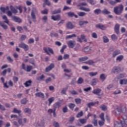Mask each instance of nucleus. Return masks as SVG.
Listing matches in <instances>:
<instances>
[{
	"mask_svg": "<svg viewBox=\"0 0 127 127\" xmlns=\"http://www.w3.org/2000/svg\"><path fill=\"white\" fill-rule=\"evenodd\" d=\"M123 11H124V5L120 4L119 6H117L114 7V12L115 14H117L118 15H120L123 13Z\"/></svg>",
	"mask_w": 127,
	"mask_h": 127,
	"instance_id": "1",
	"label": "nucleus"
},
{
	"mask_svg": "<svg viewBox=\"0 0 127 127\" xmlns=\"http://www.w3.org/2000/svg\"><path fill=\"white\" fill-rule=\"evenodd\" d=\"M122 112H123V110L122 109V107H117L115 110L113 111V113L114 115L115 116H120L121 115Z\"/></svg>",
	"mask_w": 127,
	"mask_h": 127,
	"instance_id": "2",
	"label": "nucleus"
},
{
	"mask_svg": "<svg viewBox=\"0 0 127 127\" xmlns=\"http://www.w3.org/2000/svg\"><path fill=\"white\" fill-rule=\"evenodd\" d=\"M43 50L45 51V53L48 54V55H50V53L51 54H54V51H53V49H52L51 48L49 47L47 48L45 47L43 48Z\"/></svg>",
	"mask_w": 127,
	"mask_h": 127,
	"instance_id": "3",
	"label": "nucleus"
},
{
	"mask_svg": "<svg viewBox=\"0 0 127 127\" xmlns=\"http://www.w3.org/2000/svg\"><path fill=\"white\" fill-rule=\"evenodd\" d=\"M19 47L24 49L25 51H28L29 49V47L28 45L25 44L24 43H21L18 45Z\"/></svg>",
	"mask_w": 127,
	"mask_h": 127,
	"instance_id": "4",
	"label": "nucleus"
},
{
	"mask_svg": "<svg viewBox=\"0 0 127 127\" xmlns=\"http://www.w3.org/2000/svg\"><path fill=\"white\" fill-rule=\"evenodd\" d=\"M112 73L118 74L121 72V67L119 66H114L111 70Z\"/></svg>",
	"mask_w": 127,
	"mask_h": 127,
	"instance_id": "5",
	"label": "nucleus"
},
{
	"mask_svg": "<svg viewBox=\"0 0 127 127\" xmlns=\"http://www.w3.org/2000/svg\"><path fill=\"white\" fill-rule=\"evenodd\" d=\"M67 45L69 48H74L76 45V41L70 40L67 42Z\"/></svg>",
	"mask_w": 127,
	"mask_h": 127,
	"instance_id": "6",
	"label": "nucleus"
},
{
	"mask_svg": "<svg viewBox=\"0 0 127 127\" xmlns=\"http://www.w3.org/2000/svg\"><path fill=\"white\" fill-rule=\"evenodd\" d=\"M12 19L13 21H15V22H17L18 23H21V22H22V20L16 16H12Z\"/></svg>",
	"mask_w": 127,
	"mask_h": 127,
	"instance_id": "7",
	"label": "nucleus"
},
{
	"mask_svg": "<svg viewBox=\"0 0 127 127\" xmlns=\"http://www.w3.org/2000/svg\"><path fill=\"white\" fill-rule=\"evenodd\" d=\"M95 27L96 28H99V29H101V30H106L107 28V27L105 26V25H103L101 23L96 24L95 25Z\"/></svg>",
	"mask_w": 127,
	"mask_h": 127,
	"instance_id": "8",
	"label": "nucleus"
},
{
	"mask_svg": "<svg viewBox=\"0 0 127 127\" xmlns=\"http://www.w3.org/2000/svg\"><path fill=\"white\" fill-rule=\"evenodd\" d=\"M55 67V65L54 64H51L50 65H49L48 67H47L45 69V72H49V71H51L53 68Z\"/></svg>",
	"mask_w": 127,
	"mask_h": 127,
	"instance_id": "9",
	"label": "nucleus"
},
{
	"mask_svg": "<svg viewBox=\"0 0 127 127\" xmlns=\"http://www.w3.org/2000/svg\"><path fill=\"white\" fill-rule=\"evenodd\" d=\"M27 121V119H26V118H24L23 119H19L18 123L20 126H24V124L26 123Z\"/></svg>",
	"mask_w": 127,
	"mask_h": 127,
	"instance_id": "10",
	"label": "nucleus"
},
{
	"mask_svg": "<svg viewBox=\"0 0 127 127\" xmlns=\"http://www.w3.org/2000/svg\"><path fill=\"white\" fill-rule=\"evenodd\" d=\"M101 92H102V89L100 88H97L93 90V91H92V93L94 95H97V96H100Z\"/></svg>",
	"mask_w": 127,
	"mask_h": 127,
	"instance_id": "11",
	"label": "nucleus"
},
{
	"mask_svg": "<svg viewBox=\"0 0 127 127\" xmlns=\"http://www.w3.org/2000/svg\"><path fill=\"white\" fill-rule=\"evenodd\" d=\"M37 127H45V122L44 120L39 121L37 122Z\"/></svg>",
	"mask_w": 127,
	"mask_h": 127,
	"instance_id": "12",
	"label": "nucleus"
},
{
	"mask_svg": "<svg viewBox=\"0 0 127 127\" xmlns=\"http://www.w3.org/2000/svg\"><path fill=\"white\" fill-rule=\"evenodd\" d=\"M114 30L117 34L120 33V24H116L114 27Z\"/></svg>",
	"mask_w": 127,
	"mask_h": 127,
	"instance_id": "13",
	"label": "nucleus"
},
{
	"mask_svg": "<svg viewBox=\"0 0 127 127\" xmlns=\"http://www.w3.org/2000/svg\"><path fill=\"white\" fill-rule=\"evenodd\" d=\"M74 27H75V26H74V25H73V24H72V22H68L66 24V28L68 29H73Z\"/></svg>",
	"mask_w": 127,
	"mask_h": 127,
	"instance_id": "14",
	"label": "nucleus"
},
{
	"mask_svg": "<svg viewBox=\"0 0 127 127\" xmlns=\"http://www.w3.org/2000/svg\"><path fill=\"white\" fill-rule=\"evenodd\" d=\"M51 18L53 19V20L59 21L60 19H61V16L60 15H57L56 16H52Z\"/></svg>",
	"mask_w": 127,
	"mask_h": 127,
	"instance_id": "15",
	"label": "nucleus"
},
{
	"mask_svg": "<svg viewBox=\"0 0 127 127\" xmlns=\"http://www.w3.org/2000/svg\"><path fill=\"white\" fill-rule=\"evenodd\" d=\"M36 97H39V98H41L42 99H44L45 97V96L44 95V94H43L42 92H38L35 93Z\"/></svg>",
	"mask_w": 127,
	"mask_h": 127,
	"instance_id": "16",
	"label": "nucleus"
},
{
	"mask_svg": "<svg viewBox=\"0 0 127 127\" xmlns=\"http://www.w3.org/2000/svg\"><path fill=\"white\" fill-rule=\"evenodd\" d=\"M61 107V103L60 102H56L54 104V110L56 111L57 109H59Z\"/></svg>",
	"mask_w": 127,
	"mask_h": 127,
	"instance_id": "17",
	"label": "nucleus"
},
{
	"mask_svg": "<svg viewBox=\"0 0 127 127\" xmlns=\"http://www.w3.org/2000/svg\"><path fill=\"white\" fill-rule=\"evenodd\" d=\"M88 23H89V22H88V21H83V20L79 21V25L81 27L83 26L84 24H88Z\"/></svg>",
	"mask_w": 127,
	"mask_h": 127,
	"instance_id": "18",
	"label": "nucleus"
},
{
	"mask_svg": "<svg viewBox=\"0 0 127 127\" xmlns=\"http://www.w3.org/2000/svg\"><path fill=\"white\" fill-rule=\"evenodd\" d=\"M121 54V51L120 50H117L115 51L112 55H113V57H116V56H117V55H119Z\"/></svg>",
	"mask_w": 127,
	"mask_h": 127,
	"instance_id": "19",
	"label": "nucleus"
},
{
	"mask_svg": "<svg viewBox=\"0 0 127 127\" xmlns=\"http://www.w3.org/2000/svg\"><path fill=\"white\" fill-rule=\"evenodd\" d=\"M120 85H127V79H121L119 82Z\"/></svg>",
	"mask_w": 127,
	"mask_h": 127,
	"instance_id": "20",
	"label": "nucleus"
},
{
	"mask_svg": "<svg viewBox=\"0 0 127 127\" xmlns=\"http://www.w3.org/2000/svg\"><path fill=\"white\" fill-rule=\"evenodd\" d=\"M24 113L28 114V115H31V109L29 108H26L24 110Z\"/></svg>",
	"mask_w": 127,
	"mask_h": 127,
	"instance_id": "21",
	"label": "nucleus"
},
{
	"mask_svg": "<svg viewBox=\"0 0 127 127\" xmlns=\"http://www.w3.org/2000/svg\"><path fill=\"white\" fill-rule=\"evenodd\" d=\"M0 26H1V27H2V28L4 29L5 30H6V29L8 28V27H7L6 25H5L1 21H0Z\"/></svg>",
	"mask_w": 127,
	"mask_h": 127,
	"instance_id": "22",
	"label": "nucleus"
},
{
	"mask_svg": "<svg viewBox=\"0 0 127 127\" xmlns=\"http://www.w3.org/2000/svg\"><path fill=\"white\" fill-rule=\"evenodd\" d=\"M88 59H89V57L85 56V57L80 58L78 60L79 62H83V61H86V60H88Z\"/></svg>",
	"mask_w": 127,
	"mask_h": 127,
	"instance_id": "23",
	"label": "nucleus"
},
{
	"mask_svg": "<svg viewBox=\"0 0 127 127\" xmlns=\"http://www.w3.org/2000/svg\"><path fill=\"white\" fill-rule=\"evenodd\" d=\"M107 78V75L105 74L104 73H102L100 75V79L102 80V82H104L105 80V79Z\"/></svg>",
	"mask_w": 127,
	"mask_h": 127,
	"instance_id": "24",
	"label": "nucleus"
},
{
	"mask_svg": "<svg viewBox=\"0 0 127 127\" xmlns=\"http://www.w3.org/2000/svg\"><path fill=\"white\" fill-rule=\"evenodd\" d=\"M2 19H3L4 22L5 23H7V24H9V21H8V19H7V17L5 15H4L2 17Z\"/></svg>",
	"mask_w": 127,
	"mask_h": 127,
	"instance_id": "25",
	"label": "nucleus"
},
{
	"mask_svg": "<svg viewBox=\"0 0 127 127\" xmlns=\"http://www.w3.org/2000/svg\"><path fill=\"white\" fill-rule=\"evenodd\" d=\"M31 15L32 19L33 20V21H36V16H35V13H34V11H32Z\"/></svg>",
	"mask_w": 127,
	"mask_h": 127,
	"instance_id": "26",
	"label": "nucleus"
},
{
	"mask_svg": "<svg viewBox=\"0 0 127 127\" xmlns=\"http://www.w3.org/2000/svg\"><path fill=\"white\" fill-rule=\"evenodd\" d=\"M44 78H45V75L42 74L40 76L37 77V80L38 81H44Z\"/></svg>",
	"mask_w": 127,
	"mask_h": 127,
	"instance_id": "27",
	"label": "nucleus"
},
{
	"mask_svg": "<svg viewBox=\"0 0 127 127\" xmlns=\"http://www.w3.org/2000/svg\"><path fill=\"white\" fill-rule=\"evenodd\" d=\"M8 9H9L8 6H6V7H0V11H2V12H3V13L5 12V10H8Z\"/></svg>",
	"mask_w": 127,
	"mask_h": 127,
	"instance_id": "28",
	"label": "nucleus"
},
{
	"mask_svg": "<svg viewBox=\"0 0 127 127\" xmlns=\"http://www.w3.org/2000/svg\"><path fill=\"white\" fill-rule=\"evenodd\" d=\"M91 50V47H89V46H87L86 47H85L83 49V52H85L86 53L87 52H90V51Z\"/></svg>",
	"mask_w": 127,
	"mask_h": 127,
	"instance_id": "29",
	"label": "nucleus"
},
{
	"mask_svg": "<svg viewBox=\"0 0 127 127\" xmlns=\"http://www.w3.org/2000/svg\"><path fill=\"white\" fill-rule=\"evenodd\" d=\"M32 83V81L30 80L28 81H27L25 83H24V85H25V87H29V86L31 85V83Z\"/></svg>",
	"mask_w": 127,
	"mask_h": 127,
	"instance_id": "30",
	"label": "nucleus"
},
{
	"mask_svg": "<svg viewBox=\"0 0 127 127\" xmlns=\"http://www.w3.org/2000/svg\"><path fill=\"white\" fill-rule=\"evenodd\" d=\"M27 102H28V100L25 98H23L21 100V104L22 105H26L27 104Z\"/></svg>",
	"mask_w": 127,
	"mask_h": 127,
	"instance_id": "31",
	"label": "nucleus"
},
{
	"mask_svg": "<svg viewBox=\"0 0 127 127\" xmlns=\"http://www.w3.org/2000/svg\"><path fill=\"white\" fill-rule=\"evenodd\" d=\"M123 59H124V56L120 55L117 57V58H116V61L121 62V61H122Z\"/></svg>",
	"mask_w": 127,
	"mask_h": 127,
	"instance_id": "32",
	"label": "nucleus"
},
{
	"mask_svg": "<svg viewBox=\"0 0 127 127\" xmlns=\"http://www.w3.org/2000/svg\"><path fill=\"white\" fill-rule=\"evenodd\" d=\"M10 8L11 9V11H12L13 13H17V10H16V9H15L13 6H10Z\"/></svg>",
	"mask_w": 127,
	"mask_h": 127,
	"instance_id": "33",
	"label": "nucleus"
},
{
	"mask_svg": "<svg viewBox=\"0 0 127 127\" xmlns=\"http://www.w3.org/2000/svg\"><path fill=\"white\" fill-rule=\"evenodd\" d=\"M76 34H73L70 35L66 36L65 37V39H66V40H67V39H70L71 38H73V37H76Z\"/></svg>",
	"mask_w": 127,
	"mask_h": 127,
	"instance_id": "34",
	"label": "nucleus"
},
{
	"mask_svg": "<svg viewBox=\"0 0 127 127\" xmlns=\"http://www.w3.org/2000/svg\"><path fill=\"white\" fill-rule=\"evenodd\" d=\"M54 100H55V98H54V97H51L48 99L49 106H50L51 105V104H52V103L54 102Z\"/></svg>",
	"mask_w": 127,
	"mask_h": 127,
	"instance_id": "35",
	"label": "nucleus"
},
{
	"mask_svg": "<svg viewBox=\"0 0 127 127\" xmlns=\"http://www.w3.org/2000/svg\"><path fill=\"white\" fill-rule=\"evenodd\" d=\"M76 105H75V104L74 103H70L68 106L69 107V109H70V110L71 111H73V110L74 109V108H75Z\"/></svg>",
	"mask_w": 127,
	"mask_h": 127,
	"instance_id": "36",
	"label": "nucleus"
},
{
	"mask_svg": "<svg viewBox=\"0 0 127 127\" xmlns=\"http://www.w3.org/2000/svg\"><path fill=\"white\" fill-rule=\"evenodd\" d=\"M83 82H84V79L82 77H79L77 81V84L79 85L81 84H83Z\"/></svg>",
	"mask_w": 127,
	"mask_h": 127,
	"instance_id": "37",
	"label": "nucleus"
},
{
	"mask_svg": "<svg viewBox=\"0 0 127 127\" xmlns=\"http://www.w3.org/2000/svg\"><path fill=\"white\" fill-rule=\"evenodd\" d=\"M97 78L92 79V81L91 82V85L92 86H96V85H97Z\"/></svg>",
	"mask_w": 127,
	"mask_h": 127,
	"instance_id": "38",
	"label": "nucleus"
},
{
	"mask_svg": "<svg viewBox=\"0 0 127 127\" xmlns=\"http://www.w3.org/2000/svg\"><path fill=\"white\" fill-rule=\"evenodd\" d=\"M61 13V9L59 8L58 10H55L52 12V14H57V13Z\"/></svg>",
	"mask_w": 127,
	"mask_h": 127,
	"instance_id": "39",
	"label": "nucleus"
},
{
	"mask_svg": "<svg viewBox=\"0 0 127 127\" xmlns=\"http://www.w3.org/2000/svg\"><path fill=\"white\" fill-rule=\"evenodd\" d=\"M12 113H14V114H20L21 113V110H18L16 108H14ZM19 116H20V114H19Z\"/></svg>",
	"mask_w": 127,
	"mask_h": 127,
	"instance_id": "40",
	"label": "nucleus"
},
{
	"mask_svg": "<svg viewBox=\"0 0 127 127\" xmlns=\"http://www.w3.org/2000/svg\"><path fill=\"white\" fill-rule=\"evenodd\" d=\"M74 102H75L76 105H79L82 102V100L80 98H76L74 99Z\"/></svg>",
	"mask_w": 127,
	"mask_h": 127,
	"instance_id": "41",
	"label": "nucleus"
},
{
	"mask_svg": "<svg viewBox=\"0 0 127 127\" xmlns=\"http://www.w3.org/2000/svg\"><path fill=\"white\" fill-rule=\"evenodd\" d=\"M79 123H80V124H82V125H84V124H86V123H87V119H80L79 120Z\"/></svg>",
	"mask_w": 127,
	"mask_h": 127,
	"instance_id": "42",
	"label": "nucleus"
},
{
	"mask_svg": "<svg viewBox=\"0 0 127 127\" xmlns=\"http://www.w3.org/2000/svg\"><path fill=\"white\" fill-rule=\"evenodd\" d=\"M101 12H102L103 14H110V13H111V12L108 11L107 9H104Z\"/></svg>",
	"mask_w": 127,
	"mask_h": 127,
	"instance_id": "43",
	"label": "nucleus"
},
{
	"mask_svg": "<svg viewBox=\"0 0 127 127\" xmlns=\"http://www.w3.org/2000/svg\"><path fill=\"white\" fill-rule=\"evenodd\" d=\"M94 12L95 13V14H100L102 12V10H101V9H96L94 11Z\"/></svg>",
	"mask_w": 127,
	"mask_h": 127,
	"instance_id": "44",
	"label": "nucleus"
},
{
	"mask_svg": "<svg viewBox=\"0 0 127 127\" xmlns=\"http://www.w3.org/2000/svg\"><path fill=\"white\" fill-rule=\"evenodd\" d=\"M89 75L90 76V77H94L95 76H97V74H98V72H89Z\"/></svg>",
	"mask_w": 127,
	"mask_h": 127,
	"instance_id": "45",
	"label": "nucleus"
},
{
	"mask_svg": "<svg viewBox=\"0 0 127 127\" xmlns=\"http://www.w3.org/2000/svg\"><path fill=\"white\" fill-rule=\"evenodd\" d=\"M100 109H101L102 111H107L108 107L105 105H102L100 106Z\"/></svg>",
	"mask_w": 127,
	"mask_h": 127,
	"instance_id": "46",
	"label": "nucleus"
},
{
	"mask_svg": "<svg viewBox=\"0 0 127 127\" xmlns=\"http://www.w3.org/2000/svg\"><path fill=\"white\" fill-rule=\"evenodd\" d=\"M80 9H81V10H84V11H87V12H89V11H91V9H90V8H85L84 7H81L80 8Z\"/></svg>",
	"mask_w": 127,
	"mask_h": 127,
	"instance_id": "47",
	"label": "nucleus"
},
{
	"mask_svg": "<svg viewBox=\"0 0 127 127\" xmlns=\"http://www.w3.org/2000/svg\"><path fill=\"white\" fill-rule=\"evenodd\" d=\"M32 69V66H31V65H27V68H26V69L25 71H26L27 72H30Z\"/></svg>",
	"mask_w": 127,
	"mask_h": 127,
	"instance_id": "48",
	"label": "nucleus"
},
{
	"mask_svg": "<svg viewBox=\"0 0 127 127\" xmlns=\"http://www.w3.org/2000/svg\"><path fill=\"white\" fill-rule=\"evenodd\" d=\"M6 59L10 63H12V62H13V59H12L10 56L7 57Z\"/></svg>",
	"mask_w": 127,
	"mask_h": 127,
	"instance_id": "49",
	"label": "nucleus"
},
{
	"mask_svg": "<svg viewBox=\"0 0 127 127\" xmlns=\"http://www.w3.org/2000/svg\"><path fill=\"white\" fill-rule=\"evenodd\" d=\"M83 115L84 114L83 113V111H80L76 115V118H81V117H83Z\"/></svg>",
	"mask_w": 127,
	"mask_h": 127,
	"instance_id": "50",
	"label": "nucleus"
},
{
	"mask_svg": "<svg viewBox=\"0 0 127 127\" xmlns=\"http://www.w3.org/2000/svg\"><path fill=\"white\" fill-rule=\"evenodd\" d=\"M103 41L104 42V43H107L108 42H109V39L108 38V37H107V36H103Z\"/></svg>",
	"mask_w": 127,
	"mask_h": 127,
	"instance_id": "51",
	"label": "nucleus"
},
{
	"mask_svg": "<svg viewBox=\"0 0 127 127\" xmlns=\"http://www.w3.org/2000/svg\"><path fill=\"white\" fill-rule=\"evenodd\" d=\"M109 3L111 5H116L117 4V2L116 1L113 0H110L109 1Z\"/></svg>",
	"mask_w": 127,
	"mask_h": 127,
	"instance_id": "52",
	"label": "nucleus"
},
{
	"mask_svg": "<svg viewBox=\"0 0 127 127\" xmlns=\"http://www.w3.org/2000/svg\"><path fill=\"white\" fill-rule=\"evenodd\" d=\"M77 14L79 15V16L83 17L86 15V13L84 12H79L77 13Z\"/></svg>",
	"mask_w": 127,
	"mask_h": 127,
	"instance_id": "53",
	"label": "nucleus"
},
{
	"mask_svg": "<svg viewBox=\"0 0 127 127\" xmlns=\"http://www.w3.org/2000/svg\"><path fill=\"white\" fill-rule=\"evenodd\" d=\"M67 15L69 17H73V16H74V15H75V13H74V12H69L67 13Z\"/></svg>",
	"mask_w": 127,
	"mask_h": 127,
	"instance_id": "54",
	"label": "nucleus"
},
{
	"mask_svg": "<svg viewBox=\"0 0 127 127\" xmlns=\"http://www.w3.org/2000/svg\"><path fill=\"white\" fill-rule=\"evenodd\" d=\"M63 112L65 114L67 112H68V108H67V106H64L63 108Z\"/></svg>",
	"mask_w": 127,
	"mask_h": 127,
	"instance_id": "55",
	"label": "nucleus"
},
{
	"mask_svg": "<svg viewBox=\"0 0 127 127\" xmlns=\"http://www.w3.org/2000/svg\"><path fill=\"white\" fill-rule=\"evenodd\" d=\"M42 14H48V9H45L44 10L41 11Z\"/></svg>",
	"mask_w": 127,
	"mask_h": 127,
	"instance_id": "56",
	"label": "nucleus"
},
{
	"mask_svg": "<svg viewBox=\"0 0 127 127\" xmlns=\"http://www.w3.org/2000/svg\"><path fill=\"white\" fill-rule=\"evenodd\" d=\"M87 106L88 107V108H91V107H93L94 106H95V103H94V102H90L88 104H87Z\"/></svg>",
	"mask_w": 127,
	"mask_h": 127,
	"instance_id": "57",
	"label": "nucleus"
},
{
	"mask_svg": "<svg viewBox=\"0 0 127 127\" xmlns=\"http://www.w3.org/2000/svg\"><path fill=\"white\" fill-rule=\"evenodd\" d=\"M87 5H88V3H87L86 2H82V3H79L77 5V6H86Z\"/></svg>",
	"mask_w": 127,
	"mask_h": 127,
	"instance_id": "58",
	"label": "nucleus"
},
{
	"mask_svg": "<svg viewBox=\"0 0 127 127\" xmlns=\"http://www.w3.org/2000/svg\"><path fill=\"white\" fill-rule=\"evenodd\" d=\"M67 88H63L61 91V93L64 95H66V92H67Z\"/></svg>",
	"mask_w": 127,
	"mask_h": 127,
	"instance_id": "59",
	"label": "nucleus"
},
{
	"mask_svg": "<svg viewBox=\"0 0 127 127\" xmlns=\"http://www.w3.org/2000/svg\"><path fill=\"white\" fill-rule=\"evenodd\" d=\"M87 1L90 3V4H92L94 5V4H96V2L94 0H87Z\"/></svg>",
	"mask_w": 127,
	"mask_h": 127,
	"instance_id": "60",
	"label": "nucleus"
},
{
	"mask_svg": "<svg viewBox=\"0 0 127 127\" xmlns=\"http://www.w3.org/2000/svg\"><path fill=\"white\" fill-rule=\"evenodd\" d=\"M122 119L123 120V121L122 122H127V116L126 115H123L122 116Z\"/></svg>",
	"mask_w": 127,
	"mask_h": 127,
	"instance_id": "61",
	"label": "nucleus"
},
{
	"mask_svg": "<svg viewBox=\"0 0 127 127\" xmlns=\"http://www.w3.org/2000/svg\"><path fill=\"white\" fill-rule=\"evenodd\" d=\"M53 125L55 127H60V125H59V123H58V122L56 121L54 122Z\"/></svg>",
	"mask_w": 127,
	"mask_h": 127,
	"instance_id": "62",
	"label": "nucleus"
},
{
	"mask_svg": "<svg viewBox=\"0 0 127 127\" xmlns=\"http://www.w3.org/2000/svg\"><path fill=\"white\" fill-rule=\"evenodd\" d=\"M111 38L112 40H117L118 39V37L115 34H113L111 36Z\"/></svg>",
	"mask_w": 127,
	"mask_h": 127,
	"instance_id": "63",
	"label": "nucleus"
},
{
	"mask_svg": "<svg viewBox=\"0 0 127 127\" xmlns=\"http://www.w3.org/2000/svg\"><path fill=\"white\" fill-rule=\"evenodd\" d=\"M70 57V55L68 54H65L64 55L63 58L64 60H66V59H68Z\"/></svg>",
	"mask_w": 127,
	"mask_h": 127,
	"instance_id": "64",
	"label": "nucleus"
}]
</instances>
